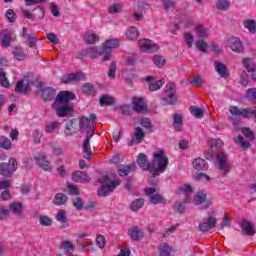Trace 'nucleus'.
I'll list each match as a JSON object with an SVG mask.
<instances>
[{
	"instance_id": "c85d7f7f",
	"label": "nucleus",
	"mask_w": 256,
	"mask_h": 256,
	"mask_svg": "<svg viewBox=\"0 0 256 256\" xmlns=\"http://www.w3.org/2000/svg\"><path fill=\"white\" fill-rule=\"evenodd\" d=\"M214 65L220 77H223L224 79H226V77H229V71L227 70V66H225V64L221 62H214Z\"/></svg>"
},
{
	"instance_id": "393cba45",
	"label": "nucleus",
	"mask_w": 256,
	"mask_h": 256,
	"mask_svg": "<svg viewBox=\"0 0 256 256\" xmlns=\"http://www.w3.org/2000/svg\"><path fill=\"white\" fill-rule=\"evenodd\" d=\"M242 231L245 235L253 236L255 235V225L250 221L243 220L241 223Z\"/></svg>"
},
{
	"instance_id": "c03bdc74",
	"label": "nucleus",
	"mask_w": 256,
	"mask_h": 256,
	"mask_svg": "<svg viewBox=\"0 0 256 256\" xmlns=\"http://www.w3.org/2000/svg\"><path fill=\"white\" fill-rule=\"evenodd\" d=\"M158 249L160 256H171V251H173L168 243L161 244Z\"/></svg>"
},
{
	"instance_id": "9b49d317",
	"label": "nucleus",
	"mask_w": 256,
	"mask_h": 256,
	"mask_svg": "<svg viewBox=\"0 0 256 256\" xmlns=\"http://www.w3.org/2000/svg\"><path fill=\"white\" fill-rule=\"evenodd\" d=\"M52 108L56 111L58 117H67L70 113H73V106L69 104H52Z\"/></svg>"
},
{
	"instance_id": "4be33fe9",
	"label": "nucleus",
	"mask_w": 256,
	"mask_h": 256,
	"mask_svg": "<svg viewBox=\"0 0 256 256\" xmlns=\"http://www.w3.org/2000/svg\"><path fill=\"white\" fill-rule=\"evenodd\" d=\"M85 79V74L81 73V72H78L76 74H69L67 76H64L62 78V83H76V82H79V81H84Z\"/></svg>"
},
{
	"instance_id": "49530a36",
	"label": "nucleus",
	"mask_w": 256,
	"mask_h": 256,
	"mask_svg": "<svg viewBox=\"0 0 256 256\" xmlns=\"http://www.w3.org/2000/svg\"><path fill=\"white\" fill-rule=\"evenodd\" d=\"M189 111L197 119H203V115H205V112L203 111V109L197 106H191L189 108Z\"/></svg>"
},
{
	"instance_id": "4468645a",
	"label": "nucleus",
	"mask_w": 256,
	"mask_h": 256,
	"mask_svg": "<svg viewBox=\"0 0 256 256\" xmlns=\"http://www.w3.org/2000/svg\"><path fill=\"white\" fill-rule=\"evenodd\" d=\"M217 226V218L215 216L208 217L206 222H201L199 224V231L202 233H207V231H211V229H215Z\"/></svg>"
},
{
	"instance_id": "423d86ee",
	"label": "nucleus",
	"mask_w": 256,
	"mask_h": 256,
	"mask_svg": "<svg viewBox=\"0 0 256 256\" xmlns=\"http://www.w3.org/2000/svg\"><path fill=\"white\" fill-rule=\"evenodd\" d=\"M215 165L223 173V175H227V173L231 171V165H229L227 155L223 153L218 154Z\"/></svg>"
},
{
	"instance_id": "f3484780",
	"label": "nucleus",
	"mask_w": 256,
	"mask_h": 256,
	"mask_svg": "<svg viewBox=\"0 0 256 256\" xmlns=\"http://www.w3.org/2000/svg\"><path fill=\"white\" fill-rule=\"evenodd\" d=\"M145 81L148 82V89L149 91H159L165 85V81L163 80H157L153 78L152 76H147L145 78Z\"/></svg>"
},
{
	"instance_id": "1a4fd4ad",
	"label": "nucleus",
	"mask_w": 256,
	"mask_h": 256,
	"mask_svg": "<svg viewBox=\"0 0 256 256\" xmlns=\"http://www.w3.org/2000/svg\"><path fill=\"white\" fill-rule=\"evenodd\" d=\"M93 135H95V126L88 128V134L83 143L84 159H91L93 157V152H91V146L89 145V141H91Z\"/></svg>"
},
{
	"instance_id": "864d4df0",
	"label": "nucleus",
	"mask_w": 256,
	"mask_h": 256,
	"mask_svg": "<svg viewBox=\"0 0 256 256\" xmlns=\"http://www.w3.org/2000/svg\"><path fill=\"white\" fill-rule=\"evenodd\" d=\"M235 143L240 145L242 149H249L251 147V143L248 141H245V138L243 136L239 135L238 137L234 138Z\"/></svg>"
},
{
	"instance_id": "bf43d9fd",
	"label": "nucleus",
	"mask_w": 256,
	"mask_h": 256,
	"mask_svg": "<svg viewBox=\"0 0 256 256\" xmlns=\"http://www.w3.org/2000/svg\"><path fill=\"white\" fill-rule=\"evenodd\" d=\"M246 99L251 101V103L256 104V88H249L246 93Z\"/></svg>"
},
{
	"instance_id": "603ef678",
	"label": "nucleus",
	"mask_w": 256,
	"mask_h": 256,
	"mask_svg": "<svg viewBox=\"0 0 256 256\" xmlns=\"http://www.w3.org/2000/svg\"><path fill=\"white\" fill-rule=\"evenodd\" d=\"M231 3L229 0H218L216 3V9L219 11H227L229 9Z\"/></svg>"
},
{
	"instance_id": "f03ea898",
	"label": "nucleus",
	"mask_w": 256,
	"mask_h": 256,
	"mask_svg": "<svg viewBox=\"0 0 256 256\" xmlns=\"http://www.w3.org/2000/svg\"><path fill=\"white\" fill-rule=\"evenodd\" d=\"M169 165V158L165 155L164 150H160L157 153H154L152 162L150 164V175L153 179L159 177V173H164Z\"/></svg>"
},
{
	"instance_id": "7ed1b4c3",
	"label": "nucleus",
	"mask_w": 256,
	"mask_h": 256,
	"mask_svg": "<svg viewBox=\"0 0 256 256\" xmlns=\"http://www.w3.org/2000/svg\"><path fill=\"white\" fill-rule=\"evenodd\" d=\"M100 183H102V187L98 190V195L100 197H107L109 193H113L119 185H121V180L116 179L112 182L109 181V176H104L102 180H100Z\"/></svg>"
},
{
	"instance_id": "09e8293b",
	"label": "nucleus",
	"mask_w": 256,
	"mask_h": 256,
	"mask_svg": "<svg viewBox=\"0 0 256 256\" xmlns=\"http://www.w3.org/2000/svg\"><path fill=\"white\" fill-rule=\"evenodd\" d=\"M245 29H248L250 33H256V22L255 20L247 19L243 21Z\"/></svg>"
},
{
	"instance_id": "cd10ccee",
	"label": "nucleus",
	"mask_w": 256,
	"mask_h": 256,
	"mask_svg": "<svg viewBox=\"0 0 256 256\" xmlns=\"http://www.w3.org/2000/svg\"><path fill=\"white\" fill-rule=\"evenodd\" d=\"M137 163H138L139 167H141V169H143V171H149V169H151V164H149V162H147V155H145L143 153H140L138 155Z\"/></svg>"
},
{
	"instance_id": "5fc2aeb1",
	"label": "nucleus",
	"mask_w": 256,
	"mask_h": 256,
	"mask_svg": "<svg viewBox=\"0 0 256 256\" xmlns=\"http://www.w3.org/2000/svg\"><path fill=\"white\" fill-rule=\"evenodd\" d=\"M82 91L83 93H85V95H95V93H97L95 91V87L91 83L84 84L82 87Z\"/></svg>"
},
{
	"instance_id": "bb28decb",
	"label": "nucleus",
	"mask_w": 256,
	"mask_h": 256,
	"mask_svg": "<svg viewBox=\"0 0 256 256\" xmlns=\"http://www.w3.org/2000/svg\"><path fill=\"white\" fill-rule=\"evenodd\" d=\"M192 165L196 171H206V169H209V165L205 161V159L202 158H196L193 160Z\"/></svg>"
},
{
	"instance_id": "473e14b6",
	"label": "nucleus",
	"mask_w": 256,
	"mask_h": 256,
	"mask_svg": "<svg viewBox=\"0 0 256 256\" xmlns=\"http://www.w3.org/2000/svg\"><path fill=\"white\" fill-rule=\"evenodd\" d=\"M139 124L141 125V127L146 129V133H153L154 128H153V123L151 122V119L142 118L139 120Z\"/></svg>"
},
{
	"instance_id": "9d476101",
	"label": "nucleus",
	"mask_w": 256,
	"mask_h": 256,
	"mask_svg": "<svg viewBox=\"0 0 256 256\" xmlns=\"http://www.w3.org/2000/svg\"><path fill=\"white\" fill-rule=\"evenodd\" d=\"M138 45L142 53H155V51H159V45L151 43L149 39L140 40Z\"/></svg>"
},
{
	"instance_id": "ddd939ff",
	"label": "nucleus",
	"mask_w": 256,
	"mask_h": 256,
	"mask_svg": "<svg viewBox=\"0 0 256 256\" xmlns=\"http://www.w3.org/2000/svg\"><path fill=\"white\" fill-rule=\"evenodd\" d=\"M194 205H202V209H207L211 206V202L207 201V194L203 191L197 192L193 200Z\"/></svg>"
},
{
	"instance_id": "6e6d98bb",
	"label": "nucleus",
	"mask_w": 256,
	"mask_h": 256,
	"mask_svg": "<svg viewBox=\"0 0 256 256\" xmlns=\"http://www.w3.org/2000/svg\"><path fill=\"white\" fill-rule=\"evenodd\" d=\"M8 169H10V172L15 173V171H17L18 167H19V163H17V159L15 158H10L8 163H7Z\"/></svg>"
},
{
	"instance_id": "8fccbe9b",
	"label": "nucleus",
	"mask_w": 256,
	"mask_h": 256,
	"mask_svg": "<svg viewBox=\"0 0 256 256\" xmlns=\"http://www.w3.org/2000/svg\"><path fill=\"white\" fill-rule=\"evenodd\" d=\"M0 147L1 149H5L6 151H9L11 147H13V144L11 143V140L5 136L0 137Z\"/></svg>"
},
{
	"instance_id": "e433bc0d",
	"label": "nucleus",
	"mask_w": 256,
	"mask_h": 256,
	"mask_svg": "<svg viewBox=\"0 0 256 256\" xmlns=\"http://www.w3.org/2000/svg\"><path fill=\"white\" fill-rule=\"evenodd\" d=\"M59 249H61L62 251H66L67 253H69V255H71L73 251H75V244H73V242L71 241L66 240L60 244Z\"/></svg>"
},
{
	"instance_id": "052dcab7",
	"label": "nucleus",
	"mask_w": 256,
	"mask_h": 256,
	"mask_svg": "<svg viewBox=\"0 0 256 256\" xmlns=\"http://www.w3.org/2000/svg\"><path fill=\"white\" fill-rule=\"evenodd\" d=\"M77 133V128L73 126V120H70L65 127V134L66 135H75Z\"/></svg>"
},
{
	"instance_id": "3c124183",
	"label": "nucleus",
	"mask_w": 256,
	"mask_h": 256,
	"mask_svg": "<svg viewBox=\"0 0 256 256\" xmlns=\"http://www.w3.org/2000/svg\"><path fill=\"white\" fill-rule=\"evenodd\" d=\"M134 137L136 139V143H142L143 139H145V132L141 127L135 128Z\"/></svg>"
},
{
	"instance_id": "f704fd0d",
	"label": "nucleus",
	"mask_w": 256,
	"mask_h": 256,
	"mask_svg": "<svg viewBox=\"0 0 256 256\" xmlns=\"http://www.w3.org/2000/svg\"><path fill=\"white\" fill-rule=\"evenodd\" d=\"M196 35L200 39H206L209 37V30L202 26V24H197L195 27Z\"/></svg>"
},
{
	"instance_id": "f257e3e1",
	"label": "nucleus",
	"mask_w": 256,
	"mask_h": 256,
	"mask_svg": "<svg viewBox=\"0 0 256 256\" xmlns=\"http://www.w3.org/2000/svg\"><path fill=\"white\" fill-rule=\"evenodd\" d=\"M229 111L231 116H229L228 119L231 121L232 125H234L235 131H241V117H244V119L256 117V109L244 108L240 110L237 106H231Z\"/></svg>"
},
{
	"instance_id": "a18cd8bd",
	"label": "nucleus",
	"mask_w": 256,
	"mask_h": 256,
	"mask_svg": "<svg viewBox=\"0 0 256 256\" xmlns=\"http://www.w3.org/2000/svg\"><path fill=\"white\" fill-rule=\"evenodd\" d=\"M242 63L244 65L245 69L248 71V73H252L253 71L256 70L255 62H253V60H251V58H244L242 60Z\"/></svg>"
},
{
	"instance_id": "4d7b16f0",
	"label": "nucleus",
	"mask_w": 256,
	"mask_h": 256,
	"mask_svg": "<svg viewBox=\"0 0 256 256\" xmlns=\"http://www.w3.org/2000/svg\"><path fill=\"white\" fill-rule=\"evenodd\" d=\"M182 192L186 196L184 199V204L191 203V198L189 197V195L193 193V189L191 188V186L182 187Z\"/></svg>"
},
{
	"instance_id": "6ab92c4d",
	"label": "nucleus",
	"mask_w": 256,
	"mask_h": 256,
	"mask_svg": "<svg viewBox=\"0 0 256 256\" xmlns=\"http://www.w3.org/2000/svg\"><path fill=\"white\" fill-rule=\"evenodd\" d=\"M34 161L43 171H51V163L47 160V156L38 154L34 157Z\"/></svg>"
},
{
	"instance_id": "0e129e2a",
	"label": "nucleus",
	"mask_w": 256,
	"mask_h": 256,
	"mask_svg": "<svg viewBox=\"0 0 256 256\" xmlns=\"http://www.w3.org/2000/svg\"><path fill=\"white\" fill-rule=\"evenodd\" d=\"M56 220L59 223H67V212L65 210H59L56 214Z\"/></svg>"
},
{
	"instance_id": "dca6fc26",
	"label": "nucleus",
	"mask_w": 256,
	"mask_h": 256,
	"mask_svg": "<svg viewBox=\"0 0 256 256\" xmlns=\"http://www.w3.org/2000/svg\"><path fill=\"white\" fill-rule=\"evenodd\" d=\"M16 93H22V95H27L31 92V82L27 79L20 80L16 83L15 87Z\"/></svg>"
},
{
	"instance_id": "c9c22d12",
	"label": "nucleus",
	"mask_w": 256,
	"mask_h": 256,
	"mask_svg": "<svg viewBox=\"0 0 256 256\" xmlns=\"http://www.w3.org/2000/svg\"><path fill=\"white\" fill-rule=\"evenodd\" d=\"M126 37L130 41H135V39H139V29H137V27L135 26L128 28V30L126 31Z\"/></svg>"
},
{
	"instance_id": "58836bf2",
	"label": "nucleus",
	"mask_w": 256,
	"mask_h": 256,
	"mask_svg": "<svg viewBox=\"0 0 256 256\" xmlns=\"http://www.w3.org/2000/svg\"><path fill=\"white\" fill-rule=\"evenodd\" d=\"M143 205H145V200L143 198H138L130 204V209L133 212H137L139 209L143 208Z\"/></svg>"
},
{
	"instance_id": "ea45409f",
	"label": "nucleus",
	"mask_w": 256,
	"mask_h": 256,
	"mask_svg": "<svg viewBox=\"0 0 256 256\" xmlns=\"http://www.w3.org/2000/svg\"><path fill=\"white\" fill-rule=\"evenodd\" d=\"M173 121L175 131H183V117L179 114H174Z\"/></svg>"
},
{
	"instance_id": "20e7f679",
	"label": "nucleus",
	"mask_w": 256,
	"mask_h": 256,
	"mask_svg": "<svg viewBox=\"0 0 256 256\" xmlns=\"http://www.w3.org/2000/svg\"><path fill=\"white\" fill-rule=\"evenodd\" d=\"M166 97L162 99V105H177L179 101V96H177V86L170 82L166 85Z\"/></svg>"
},
{
	"instance_id": "79ce46f5",
	"label": "nucleus",
	"mask_w": 256,
	"mask_h": 256,
	"mask_svg": "<svg viewBox=\"0 0 256 256\" xmlns=\"http://www.w3.org/2000/svg\"><path fill=\"white\" fill-rule=\"evenodd\" d=\"M84 41L85 43H88L89 45H95L97 41H99V35L95 33H87L84 35Z\"/></svg>"
},
{
	"instance_id": "a211bd4d",
	"label": "nucleus",
	"mask_w": 256,
	"mask_h": 256,
	"mask_svg": "<svg viewBox=\"0 0 256 256\" xmlns=\"http://www.w3.org/2000/svg\"><path fill=\"white\" fill-rule=\"evenodd\" d=\"M132 109L136 113H147V105L142 98L134 97L132 99Z\"/></svg>"
},
{
	"instance_id": "c756f323",
	"label": "nucleus",
	"mask_w": 256,
	"mask_h": 256,
	"mask_svg": "<svg viewBox=\"0 0 256 256\" xmlns=\"http://www.w3.org/2000/svg\"><path fill=\"white\" fill-rule=\"evenodd\" d=\"M12 55L17 61H25L28 57L27 53H25L21 47H15L12 50Z\"/></svg>"
},
{
	"instance_id": "2eb2a0df",
	"label": "nucleus",
	"mask_w": 256,
	"mask_h": 256,
	"mask_svg": "<svg viewBox=\"0 0 256 256\" xmlns=\"http://www.w3.org/2000/svg\"><path fill=\"white\" fill-rule=\"evenodd\" d=\"M97 119V115L91 114L89 118L82 117L79 122V128L82 131L87 129H91V127H95V120Z\"/></svg>"
},
{
	"instance_id": "5701e85b",
	"label": "nucleus",
	"mask_w": 256,
	"mask_h": 256,
	"mask_svg": "<svg viewBox=\"0 0 256 256\" xmlns=\"http://www.w3.org/2000/svg\"><path fill=\"white\" fill-rule=\"evenodd\" d=\"M9 213H12L15 217H23V203L13 202L10 204Z\"/></svg>"
},
{
	"instance_id": "13d9d810",
	"label": "nucleus",
	"mask_w": 256,
	"mask_h": 256,
	"mask_svg": "<svg viewBox=\"0 0 256 256\" xmlns=\"http://www.w3.org/2000/svg\"><path fill=\"white\" fill-rule=\"evenodd\" d=\"M72 205L77 209L78 211H81L83 209V206L85 205V202L81 197H76L72 200Z\"/></svg>"
},
{
	"instance_id": "0eeeda50",
	"label": "nucleus",
	"mask_w": 256,
	"mask_h": 256,
	"mask_svg": "<svg viewBox=\"0 0 256 256\" xmlns=\"http://www.w3.org/2000/svg\"><path fill=\"white\" fill-rule=\"evenodd\" d=\"M226 43L234 53H243L245 51V48L243 47V42L237 36L228 37L226 39Z\"/></svg>"
},
{
	"instance_id": "6e6552de",
	"label": "nucleus",
	"mask_w": 256,
	"mask_h": 256,
	"mask_svg": "<svg viewBox=\"0 0 256 256\" xmlns=\"http://www.w3.org/2000/svg\"><path fill=\"white\" fill-rule=\"evenodd\" d=\"M75 100V93L69 91H61L54 101V104L69 105L71 101Z\"/></svg>"
},
{
	"instance_id": "de8ad7c7",
	"label": "nucleus",
	"mask_w": 256,
	"mask_h": 256,
	"mask_svg": "<svg viewBox=\"0 0 256 256\" xmlns=\"http://www.w3.org/2000/svg\"><path fill=\"white\" fill-rule=\"evenodd\" d=\"M0 175H3V177H13L9 166L5 162L0 163Z\"/></svg>"
},
{
	"instance_id": "e2e57ef3",
	"label": "nucleus",
	"mask_w": 256,
	"mask_h": 256,
	"mask_svg": "<svg viewBox=\"0 0 256 256\" xmlns=\"http://www.w3.org/2000/svg\"><path fill=\"white\" fill-rule=\"evenodd\" d=\"M107 243V240L105 239V236L99 234L96 236V245L99 247V249H105V245Z\"/></svg>"
},
{
	"instance_id": "a878e982",
	"label": "nucleus",
	"mask_w": 256,
	"mask_h": 256,
	"mask_svg": "<svg viewBox=\"0 0 256 256\" xmlns=\"http://www.w3.org/2000/svg\"><path fill=\"white\" fill-rule=\"evenodd\" d=\"M56 96L57 92H55V89L50 87L42 89L43 101H53V99H55Z\"/></svg>"
},
{
	"instance_id": "b1692460",
	"label": "nucleus",
	"mask_w": 256,
	"mask_h": 256,
	"mask_svg": "<svg viewBox=\"0 0 256 256\" xmlns=\"http://www.w3.org/2000/svg\"><path fill=\"white\" fill-rule=\"evenodd\" d=\"M137 169V166L135 164H130V165H121L119 166L117 173L119 177H127L131 171H135Z\"/></svg>"
},
{
	"instance_id": "a19ab883",
	"label": "nucleus",
	"mask_w": 256,
	"mask_h": 256,
	"mask_svg": "<svg viewBox=\"0 0 256 256\" xmlns=\"http://www.w3.org/2000/svg\"><path fill=\"white\" fill-rule=\"evenodd\" d=\"M99 102H100L101 107H105V105L106 106L114 105L115 104V98H113L110 95L105 94L100 98Z\"/></svg>"
},
{
	"instance_id": "39448f33",
	"label": "nucleus",
	"mask_w": 256,
	"mask_h": 256,
	"mask_svg": "<svg viewBox=\"0 0 256 256\" xmlns=\"http://www.w3.org/2000/svg\"><path fill=\"white\" fill-rule=\"evenodd\" d=\"M120 42L117 38H111L105 41V43L102 44V49L105 53V56L102 58V61H111V51L113 49H117L119 47Z\"/></svg>"
},
{
	"instance_id": "774afa93",
	"label": "nucleus",
	"mask_w": 256,
	"mask_h": 256,
	"mask_svg": "<svg viewBox=\"0 0 256 256\" xmlns=\"http://www.w3.org/2000/svg\"><path fill=\"white\" fill-rule=\"evenodd\" d=\"M196 47L202 53H205L207 51V48L209 47V44H207V42L205 40H198V41H196Z\"/></svg>"
},
{
	"instance_id": "aec40b11",
	"label": "nucleus",
	"mask_w": 256,
	"mask_h": 256,
	"mask_svg": "<svg viewBox=\"0 0 256 256\" xmlns=\"http://www.w3.org/2000/svg\"><path fill=\"white\" fill-rule=\"evenodd\" d=\"M128 235L132 241H141L145 237V232L137 226H134L128 230Z\"/></svg>"
},
{
	"instance_id": "72a5a7b5",
	"label": "nucleus",
	"mask_w": 256,
	"mask_h": 256,
	"mask_svg": "<svg viewBox=\"0 0 256 256\" xmlns=\"http://www.w3.org/2000/svg\"><path fill=\"white\" fill-rule=\"evenodd\" d=\"M69 201V197L63 193H57L53 199V204L57 206L65 205Z\"/></svg>"
},
{
	"instance_id": "338daca9",
	"label": "nucleus",
	"mask_w": 256,
	"mask_h": 256,
	"mask_svg": "<svg viewBox=\"0 0 256 256\" xmlns=\"http://www.w3.org/2000/svg\"><path fill=\"white\" fill-rule=\"evenodd\" d=\"M123 11V5L121 4H113L108 8V12L112 15H115V13H121Z\"/></svg>"
},
{
	"instance_id": "7c9ffc66",
	"label": "nucleus",
	"mask_w": 256,
	"mask_h": 256,
	"mask_svg": "<svg viewBox=\"0 0 256 256\" xmlns=\"http://www.w3.org/2000/svg\"><path fill=\"white\" fill-rule=\"evenodd\" d=\"M48 146L50 147V149H52V153L56 157H60V155H63V147H61L59 143L50 141L48 142Z\"/></svg>"
},
{
	"instance_id": "f8f14e48",
	"label": "nucleus",
	"mask_w": 256,
	"mask_h": 256,
	"mask_svg": "<svg viewBox=\"0 0 256 256\" xmlns=\"http://www.w3.org/2000/svg\"><path fill=\"white\" fill-rule=\"evenodd\" d=\"M145 193L150 197V202L153 205H159V203H163L165 201V198H163L161 194H157V188H148Z\"/></svg>"
},
{
	"instance_id": "2f4dec72",
	"label": "nucleus",
	"mask_w": 256,
	"mask_h": 256,
	"mask_svg": "<svg viewBox=\"0 0 256 256\" xmlns=\"http://www.w3.org/2000/svg\"><path fill=\"white\" fill-rule=\"evenodd\" d=\"M87 53L88 55L91 57V59H97V57L101 56V55H106L105 51H103V48L101 50H99L97 47L95 46H91L87 49Z\"/></svg>"
},
{
	"instance_id": "69168bd1",
	"label": "nucleus",
	"mask_w": 256,
	"mask_h": 256,
	"mask_svg": "<svg viewBox=\"0 0 256 256\" xmlns=\"http://www.w3.org/2000/svg\"><path fill=\"white\" fill-rule=\"evenodd\" d=\"M33 15H34V20L43 19V17H45V10H43V8L38 6L33 10Z\"/></svg>"
},
{
	"instance_id": "37998d69",
	"label": "nucleus",
	"mask_w": 256,
	"mask_h": 256,
	"mask_svg": "<svg viewBox=\"0 0 256 256\" xmlns=\"http://www.w3.org/2000/svg\"><path fill=\"white\" fill-rule=\"evenodd\" d=\"M61 127V122L59 121H53L49 124L46 125L45 127V131L46 133H49V134H53L55 133V131H57V129H59Z\"/></svg>"
},
{
	"instance_id": "412c9836",
	"label": "nucleus",
	"mask_w": 256,
	"mask_h": 256,
	"mask_svg": "<svg viewBox=\"0 0 256 256\" xmlns=\"http://www.w3.org/2000/svg\"><path fill=\"white\" fill-rule=\"evenodd\" d=\"M72 181H74V183H89L91 177L83 171H76L72 173Z\"/></svg>"
},
{
	"instance_id": "4c0bfd02",
	"label": "nucleus",
	"mask_w": 256,
	"mask_h": 256,
	"mask_svg": "<svg viewBox=\"0 0 256 256\" xmlns=\"http://www.w3.org/2000/svg\"><path fill=\"white\" fill-rule=\"evenodd\" d=\"M0 85L4 87V89H9L11 87V83H9V79H7V73L3 68H0Z\"/></svg>"
},
{
	"instance_id": "680f3d73",
	"label": "nucleus",
	"mask_w": 256,
	"mask_h": 256,
	"mask_svg": "<svg viewBox=\"0 0 256 256\" xmlns=\"http://www.w3.org/2000/svg\"><path fill=\"white\" fill-rule=\"evenodd\" d=\"M184 41L187 43V46L189 47V49H191V47H193L195 37L193 36V34H191V32H185Z\"/></svg>"
}]
</instances>
